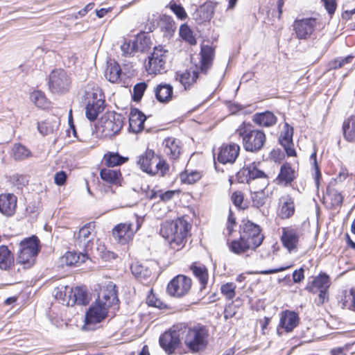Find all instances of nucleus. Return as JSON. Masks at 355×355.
Instances as JSON below:
<instances>
[{
  "mask_svg": "<svg viewBox=\"0 0 355 355\" xmlns=\"http://www.w3.org/2000/svg\"><path fill=\"white\" fill-rule=\"evenodd\" d=\"M115 287L112 282H109L101 287L97 299L86 313L87 329H89L90 324L102 322L108 315L110 311L114 314V311L118 309L119 302Z\"/></svg>",
  "mask_w": 355,
  "mask_h": 355,
  "instance_id": "nucleus-1",
  "label": "nucleus"
},
{
  "mask_svg": "<svg viewBox=\"0 0 355 355\" xmlns=\"http://www.w3.org/2000/svg\"><path fill=\"white\" fill-rule=\"evenodd\" d=\"M200 59L198 64L196 65V69L186 70L183 72L176 73V80L184 86V89H188L193 85L198 78V74H207L211 67L213 60L215 56L214 49L209 45H202L200 53Z\"/></svg>",
  "mask_w": 355,
  "mask_h": 355,
  "instance_id": "nucleus-2",
  "label": "nucleus"
},
{
  "mask_svg": "<svg viewBox=\"0 0 355 355\" xmlns=\"http://www.w3.org/2000/svg\"><path fill=\"white\" fill-rule=\"evenodd\" d=\"M189 228V223L179 218L175 220L163 223L159 233L168 242L171 248L179 250L186 243Z\"/></svg>",
  "mask_w": 355,
  "mask_h": 355,
  "instance_id": "nucleus-3",
  "label": "nucleus"
},
{
  "mask_svg": "<svg viewBox=\"0 0 355 355\" xmlns=\"http://www.w3.org/2000/svg\"><path fill=\"white\" fill-rule=\"evenodd\" d=\"M242 139V144L246 151L256 153L261 150L266 141L263 131L255 129L250 123L243 122L236 130Z\"/></svg>",
  "mask_w": 355,
  "mask_h": 355,
  "instance_id": "nucleus-4",
  "label": "nucleus"
},
{
  "mask_svg": "<svg viewBox=\"0 0 355 355\" xmlns=\"http://www.w3.org/2000/svg\"><path fill=\"white\" fill-rule=\"evenodd\" d=\"M182 332L185 334L184 344L191 352H198L206 348L209 334L205 327L196 324L187 328L183 324Z\"/></svg>",
  "mask_w": 355,
  "mask_h": 355,
  "instance_id": "nucleus-5",
  "label": "nucleus"
},
{
  "mask_svg": "<svg viewBox=\"0 0 355 355\" xmlns=\"http://www.w3.org/2000/svg\"><path fill=\"white\" fill-rule=\"evenodd\" d=\"M137 164L141 169L149 174L164 175L168 171L166 162L156 156L153 150H147L144 155L139 157Z\"/></svg>",
  "mask_w": 355,
  "mask_h": 355,
  "instance_id": "nucleus-6",
  "label": "nucleus"
},
{
  "mask_svg": "<svg viewBox=\"0 0 355 355\" xmlns=\"http://www.w3.org/2000/svg\"><path fill=\"white\" fill-rule=\"evenodd\" d=\"M331 284L330 277L325 272H320L312 281L307 283L305 290L313 294H318L317 305H322L329 300V288Z\"/></svg>",
  "mask_w": 355,
  "mask_h": 355,
  "instance_id": "nucleus-7",
  "label": "nucleus"
},
{
  "mask_svg": "<svg viewBox=\"0 0 355 355\" xmlns=\"http://www.w3.org/2000/svg\"><path fill=\"white\" fill-rule=\"evenodd\" d=\"M169 57V51L165 46H155L146 66L147 72L155 75L166 72Z\"/></svg>",
  "mask_w": 355,
  "mask_h": 355,
  "instance_id": "nucleus-8",
  "label": "nucleus"
},
{
  "mask_svg": "<svg viewBox=\"0 0 355 355\" xmlns=\"http://www.w3.org/2000/svg\"><path fill=\"white\" fill-rule=\"evenodd\" d=\"M122 116L115 112H108L100 119L97 129L104 137H112L118 134L123 127Z\"/></svg>",
  "mask_w": 355,
  "mask_h": 355,
  "instance_id": "nucleus-9",
  "label": "nucleus"
},
{
  "mask_svg": "<svg viewBox=\"0 0 355 355\" xmlns=\"http://www.w3.org/2000/svg\"><path fill=\"white\" fill-rule=\"evenodd\" d=\"M141 225L140 218L134 215L132 220L116 225L113 229L112 235L119 243L125 244L132 239Z\"/></svg>",
  "mask_w": 355,
  "mask_h": 355,
  "instance_id": "nucleus-10",
  "label": "nucleus"
},
{
  "mask_svg": "<svg viewBox=\"0 0 355 355\" xmlns=\"http://www.w3.org/2000/svg\"><path fill=\"white\" fill-rule=\"evenodd\" d=\"M38 243L39 240L35 236L21 241L19 243L17 262L28 267L33 265L39 251Z\"/></svg>",
  "mask_w": 355,
  "mask_h": 355,
  "instance_id": "nucleus-11",
  "label": "nucleus"
},
{
  "mask_svg": "<svg viewBox=\"0 0 355 355\" xmlns=\"http://www.w3.org/2000/svg\"><path fill=\"white\" fill-rule=\"evenodd\" d=\"M183 331V324L173 326L168 331H165L159 338V344L168 354H172L180 343V334Z\"/></svg>",
  "mask_w": 355,
  "mask_h": 355,
  "instance_id": "nucleus-12",
  "label": "nucleus"
},
{
  "mask_svg": "<svg viewBox=\"0 0 355 355\" xmlns=\"http://www.w3.org/2000/svg\"><path fill=\"white\" fill-rule=\"evenodd\" d=\"M241 239L246 241L255 248L263 242V236L261 233L260 227L250 221H247L241 226Z\"/></svg>",
  "mask_w": 355,
  "mask_h": 355,
  "instance_id": "nucleus-13",
  "label": "nucleus"
},
{
  "mask_svg": "<svg viewBox=\"0 0 355 355\" xmlns=\"http://www.w3.org/2000/svg\"><path fill=\"white\" fill-rule=\"evenodd\" d=\"M191 287V279L182 275L175 277L167 286V292L171 296L182 297L186 295Z\"/></svg>",
  "mask_w": 355,
  "mask_h": 355,
  "instance_id": "nucleus-14",
  "label": "nucleus"
},
{
  "mask_svg": "<svg viewBox=\"0 0 355 355\" xmlns=\"http://www.w3.org/2000/svg\"><path fill=\"white\" fill-rule=\"evenodd\" d=\"M302 232L300 228L289 226L282 228L281 241L289 252H296Z\"/></svg>",
  "mask_w": 355,
  "mask_h": 355,
  "instance_id": "nucleus-15",
  "label": "nucleus"
},
{
  "mask_svg": "<svg viewBox=\"0 0 355 355\" xmlns=\"http://www.w3.org/2000/svg\"><path fill=\"white\" fill-rule=\"evenodd\" d=\"M70 79L67 72L62 69L53 70L49 76V87L53 92L59 93L67 91Z\"/></svg>",
  "mask_w": 355,
  "mask_h": 355,
  "instance_id": "nucleus-16",
  "label": "nucleus"
},
{
  "mask_svg": "<svg viewBox=\"0 0 355 355\" xmlns=\"http://www.w3.org/2000/svg\"><path fill=\"white\" fill-rule=\"evenodd\" d=\"M240 149V146L237 144H224L219 149L217 159L223 164H233L239 155Z\"/></svg>",
  "mask_w": 355,
  "mask_h": 355,
  "instance_id": "nucleus-17",
  "label": "nucleus"
},
{
  "mask_svg": "<svg viewBox=\"0 0 355 355\" xmlns=\"http://www.w3.org/2000/svg\"><path fill=\"white\" fill-rule=\"evenodd\" d=\"M315 19L313 18L296 20L293 27L297 37L300 40H303L310 37L315 30Z\"/></svg>",
  "mask_w": 355,
  "mask_h": 355,
  "instance_id": "nucleus-18",
  "label": "nucleus"
},
{
  "mask_svg": "<svg viewBox=\"0 0 355 355\" xmlns=\"http://www.w3.org/2000/svg\"><path fill=\"white\" fill-rule=\"evenodd\" d=\"M259 163L252 162L248 165H245L243 171V173L247 172L246 175L248 177L249 180H254L257 178H262L264 180V184L267 186L269 184V179L272 178L274 177V173H266L259 169L258 166Z\"/></svg>",
  "mask_w": 355,
  "mask_h": 355,
  "instance_id": "nucleus-19",
  "label": "nucleus"
},
{
  "mask_svg": "<svg viewBox=\"0 0 355 355\" xmlns=\"http://www.w3.org/2000/svg\"><path fill=\"white\" fill-rule=\"evenodd\" d=\"M17 207V197L12 193L0 195V212L10 216L14 214Z\"/></svg>",
  "mask_w": 355,
  "mask_h": 355,
  "instance_id": "nucleus-20",
  "label": "nucleus"
},
{
  "mask_svg": "<svg viewBox=\"0 0 355 355\" xmlns=\"http://www.w3.org/2000/svg\"><path fill=\"white\" fill-rule=\"evenodd\" d=\"M164 152L171 159L179 158L182 152V145L179 139L168 137L163 141Z\"/></svg>",
  "mask_w": 355,
  "mask_h": 355,
  "instance_id": "nucleus-21",
  "label": "nucleus"
},
{
  "mask_svg": "<svg viewBox=\"0 0 355 355\" xmlns=\"http://www.w3.org/2000/svg\"><path fill=\"white\" fill-rule=\"evenodd\" d=\"M296 178L295 169L288 163L282 164L275 180L278 184L286 186L291 184Z\"/></svg>",
  "mask_w": 355,
  "mask_h": 355,
  "instance_id": "nucleus-22",
  "label": "nucleus"
},
{
  "mask_svg": "<svg viewBox=\"0 0 355 355\" xmlns=\"http://www.w3.org/2000/svg\"><path fill=\"white\" fill-rule=\"evenodd\" d=\"M299 322V317L294 311H285L282 313L279 325L286 331L290 332L296 327Z\"/></svg>",
  "mask_w": 355,
  "mask_h": 355,
  "instance_id": "nucleus-23",
  "label": "nucleus"
},
{
  "mask_svg": "<svg viewBox=\"0 0 355 355\" xmlns=\"http://www.w3.org/2000/svg\"><path fill=\"white\" fill-rule=\"evenodd\" d=\"M146 119V116L139 110H132L129 117L130 130L135 133L141 132L144 129V123Z\"/></svg>",
  "mask_w": 355,
  "mask_h": 355,
  "instance_id": "nucleus-24",
  "label": "nucleus"
},
{
  "mask_svg": "<svg viewBox=\"0 0 355 355\" xmlns=\"http://www.w3.org/2000/svg\"><path fill=\"white\" fill-rule=\"evenodd\" d=\"M293 128H289L288 124H286V130L280 135L279 138L280 144L284 147L288 156H295L296 154L293 148Z\"/></svg>",
  "mask_w": 355,
  "mask_h": 355,
  "instance_id": "nucleus-25",
  "label": "nucleus"
},
{
  "mask_svg": "<svg viewBox=\"0 0 355 355\" xmlns=\"http://www.w3.org/2000/svg\"><path fill=\"white\" fill-rule=\"evenodd\" d=\"M295 213V204L290 196H284L280 198L278 215L282 219L291 218Z\"/></svg>",
  "mask_w": 355,
  "mask_h": 355,
  "instance_id": "nucleus-26",
  "label": "nucleus"
},
{
  "mask_svg": "<svg viewBox=\"0 0 355 355\" xmlns=\"http://www.w3.org/2000/svg\"><path fill=\"white\" fill-rule=\"evenodd\" d=\"M252 121L260 127L268 128L276 124L277 117L270 111L258 112L252 116Z\"/></svg>",
  "mask_w": 355,
  "mask_h": 355,
  "instance_id": "nucleus-27",
  "label": "nucleus"
},
{
  "mask_svg": "<svg viewBox=\"0 0 355 355\" xmlns=\"http://www.w3.org/2000/svg\"><path fill=\"white\" fill-rule=\"evenodd\" d=\"M101 179L110 184L120 185L122 181L121 171L110 168H102L100 171Z\"/></svg>",
  "mask_w": 355,
  "mask_h": 355,
  "instance_id": "nucleus-28",
  "label": "nucleus"
},
{
  "mask_svg": "<svg viewBox=\"0 0 355 355\" xmlns=\"http://www.w3.org/2000/svg\"><path fill=\"white\" fill-rule=\"evenodd\" d=\"M190 269L200 283V291L205 289L206 288L209 277L206 266L203 264L195 262L191 264Z\"/></svg>",
  "mask_w": 355,
  "mask_h": 355,
  "instance_id": "nucleus-29",
  "label": "nucleus"
},
{
  "mask_svg": "<svg viewBox=\"0 0 355 355\" xmlns=\"http://www.w3.org/2000/svg\"><path fill=\"white\" fill-rule=\"evenodd\" d=\"M85 99L87 103H96L98 101H105L101 89L96 84H89L85 91Z\"/></svg>",
  "mask_w": 355,
  "mask_h": 355,
  "instance_id": "nucleus-30",
  "label": "nucleus"
},
{
  "mask_svg": "<svg viewBox=\"0 0 355 355\" xmlns=\"http://www.w3.org/2000/svg\"><path fill=\"white\" fill-rule=\"evenodd\" d=\"M156 98L161 103H167L173 98V87L169 84H160L155 89Z\"/></svg>",
  "mask_w": 355,
  "mask_h": 355,
  "instance_id": "nucleus-31",
  "label": "nucleus"
},
{
  "mask_svg": "<svg viewBox=\"0 0 355 355\" xmlns=\"http://www.w3.org/2000/svg\"><path fill=\"white\" fill-rule=\"evenodd\" d=\"M14 264V256L6 245L0 246V268L9 270Z\"/></svg>",
  "mask_w": 355,
  "mask_h": 355,
  "instance_id": "nucleus-32",
  "label": "nucleus"
},
{
  "mask_svg": "<svg viewBox=\"0 0 355 355\" xmlns=\"http://www.w3.org/2000/svg\"><path fill=\"white\" fill-rule=\"evenodd\" d=\"M105 101H98L96 103H87L85 107L87 118L93 121L96 119L98 114L104 110Z\"/></svg>",
  "mask_w": 355,
  "mask_h": 355,
  "instance_id": "nucleus-33",
  "label": "nucleus"
},
{
  "mask_svg": "<svg viewBox=\"0 0 355 355\" xmlns=\"http://www.w3.org/2000/svg\"><path fill=\"white\" fill-rule=\"evenodd\" d=\"M159 26L166 37H171L176 30L175 23L172 17L166 15L161 17Z\"/></svg>",
  "mask_w": 355,
  "mask_h": 355,
  "instance_id": "nucleus-34",
  "label": "nucleus"
},
{
  "mask_svg": "<svg viewBox=\"0 0 355 355\" xmlns=\"http://www.w3.org/2000/svg\"><path fill=\"white\" fill-rule=\"evenodd\" d=\"M87 259V256L83 253H77L76 252H67L61 258V262L68 266L75 265L76 263H84Z\"/></svg>",
  "mask_w": 355,
  "mask_h": 355,
  "instance_id": "nucleus-35",
  "label": "nucleus"
},
{
  "mask_svg": "<svg viewBox=\"0 0 355 355\" xmlns=\"http://www.w3.org/2000/svg\"><path fill=\"white\" fill-rule=\"evenodd\" d=\"M73 300H68L67 306H73L75 304H87L89 302L87 293L82 287H76L73 289Z\"/></svg>",
  "mask_w": 355,
  "mask_h": 355,
  "instance_id": "nucleus-36",
  "label": "nucleus"
},
{
  "mask_svg": "<svg viewBox=\"0 0 355 355\" xmlns=\"http://www.w3.org/2000/svg\"><path fill=\"white\" fill-rule=\"evenodd\" d=\"M343 130L344 137L347 141H355V116H349L343 122Z\"/></svg>",
  "mask_w": 355,
  "mask_h": 355,
  "instance_id": "nucleus-37",
  "label": "nucleus"
},
{
  "mask_svg": "<svg viewBox=\"0 0 355 355\" xmlns=\"http://www.w3.org/2000/svg\"><path fill=\"white\" fill-rule=\"evenodd\" d=\"M230 250L237 254L245 253L248 250H254L256 248L249 243L241 238L239 240L232 241L229 245Z\"/></svg>",
  "mask_w": 355,
  "mask_h": 355,
  "instance_id": "nucleus-38",
  "label": "nucleus"
},
{
  "mask_svg": "<svg viewBox=\"0 0 355 355\" xmlns=\"http://www.w3.org/2000/svg\"><path fill=\"white\" fill-rule=\"evenodd\" d=\"M214 10V6L211 3H205L196 10V14L200 21H209L213 17Z\"/></svg>",
  "mask_w": 355,
  "mask_h": 355,
  "instance_id": "nucleus-39",
  "label": "nucleus"
},
{
  "mask_svg": "<svg viewBox=\"0 0 355 355\" xmlns=\"http://www.w3.org/2000/svg\"><path fill=\"white\" fill-rule=\"evenodd\" d=\"M12 157L15 160H24L31 156V152L21 144H15L12 148Z\"/></svg>",
  "mask_w": 355,
  "mask_h": 355,
  "instance_id": "nucleus-40",
  "label": "nucleus"
},
{
  "mask_svg": "<svg viewBox=\"0 0 355 355\" xmlns=\"http://www.w3.org/2000/svg\"><path fill=\"white\" fill-rule=\"evenodd\" d=\"M105 164L109 167L119 166L128 160V157H123L118 153H109L104 157Z\"/></svg>",
  "mask_w": 355,
  "mask_h": 355,
  "instance_id": "nucleus-41",
  "label": "nucleus"
},
{
  "mask_svg": "<svg viewBox=\"0 0 355 355\" xmlns=\"http://www.w3.org/2000/svg\"><path fill=\"white\" fill-rule=\"evenodd\" d=\"M31 101L38 107L46 109L49 106V101L44 94L40 91H34L31 94Z\"/></svg>",
  "mask_w": 355,
  "mask_h": 355,
  "instance_id": "nucleus-42",
  "label": "nucleus"
},
{
  "mask_svg": "<svg viewBox=\"0 0 355 355\" xmlns=\"http://www.w3.org/2000/svg\"><path fill=\"white\" fill-rule=\"evenodd\" d=\"M121 73V67L117 63H110L107 68L105 76L110 82L116 83L120 78Z\"/></svg>",
  "mask_w": 355,
  "mask_h": 355,
  "instance_id": "nucleus-43",
  "label": "nucleus"
},
{
  "mask_svg": "<svg viewBox=\"0 0 355 355\" xmlns=\"http://www.w3.org/2000/svg\"><path fill=\"white\" fill-rule=\"evenodd\" d=\"M94 225L87 224L83 226L78 232L77 239L83 244L89 243L92 240Z\"/></svg>",
  "mask_w": 355,
  "mask_h": 355,
  "instance_id": "nucleus-44",
  "label": "nucleus"
},
{
  "mask_svg": "<svg viewBox=\"0 0 355 355\" xmlns=\"http://www.w3.org/2000/svg\"><path fill=\"white\" fill-rule=\"evenodd\" d=\"M133 42L135 44L137 52H144L150 45V38L144 35H138Z\"/></svg>",
  "mask_w": 355,
  "mask_h": 355,
  "instance_id": "nucleus-45",
  "label": "nucleus"
},
{
  "mask_svg": "<svg viewBox=\"0 0 355 355\" xmlns=\"http://www.w3.org/2000/svg\"><path fill=\"white\" fill-rule=\"evenodd\" d=\"M266 198L267 195L263 189L252 192L251 193L252 205L257 208L262 207L266 202Z\"/></svg>",
  "mask_w": 355,
  "mask_h": 355,
  "instance_id": "nucleus-46",
  "label": "nucleus"
},
{
  "mask_svg": "<svg viewBox=\"0 0 355 355\" xmlns=\"http://www.w3.org/2000/svg\"><path fill=\"white\" fill-rule=\"evenodd\" d=\"M131 271L133 275H135L137 278H146L150 274V271L144 267L143 265L139 264L138 263H135L132 264Z\"/></svg>",
  "mask_w": 355,
  "mask_h": 355,
  "instance_id": "nucleus-47",
  "label": "nucleus"
},
{
  "mask_svg": "<svg viewBox=\"0 0 355 355\" xmlns=\"http://www.w3.org/2000/svg\"><path fill=\"white\" fill-rule=\"evenodd\" d=\"M327 196L329 198L333 207L341 206L343 204L344 197L338 191L329 189L328 190Z\"/></svg>",
  "mask_w": 355,
  "mask_h": 355,
  "instance_id": "nucleus-48",
  "label": "nucleus"
},
{
  "mask_svg": "<svg viewBox=\"0 0 355 355\" xmlns=\"http://www.w3.org/2000/svg\"><path fill=\"white\" fill-rule=\"evenodd\" d=\"M180 37L191 45L196 44V40L193 35L191 30L187 25H182L180 28Z\"/></svg>",
  "mask_w": 355,
  "mask_h": 355,
  "instance_id": "nucleus-49",
  "label": "nucleus"
},
{
  "mask_svg": "<svg viewBox=\"0 0 355 355\" xmlns=\"http://www.w3.org/2000/svg\"><path fill=\"white\" fill-rule=\"evenodd\" d=\"M236 285L232 282H228L223 284L220 287L221 293L230 300H232L236 295Z\"/></svg>",
  "mask_w": 355,
  "mask_h": 355,
  "instance_id": "nucleus-50",
  "label": "nucleus"
},
{
  "mask_svg": "<svg viewBox=\"0 0 355 355\" xmlns=\"http://www.w3.org/2000/svg\"><path fill=\"white\" fill-rule=\"evenodd\" d=\"M180 177L184 183L193 184L201 178V174L198 171H191L190 173L186 171L182 173Z\"/></svg>",
  "mask_w": 355,
  "mask_h": 355,
  "instance_id": "nucleus-51",
  "label": "nucleus"
},
{
  "mask_svg": "<svg viewBox=\"0 0 355 355\" xmlns=\"http://www.w3.org/2000/svg\"><path fill=\"white\" fill-rule=\"evenodd\" d=\"M354 57L352 55H348L345 58H338L332 60L329 63V66L331 69H336L339 68L344 67L347 64H349L352 62Z\"/></svg>",
  "mask_w": 355,
  "mask_h": 355,
  "instance_id": "nucleus-52",
  "label": "nucleus"
},
{
  "mask_svg": "<svg viewBox=\"0 0 355 355\" xmlns=\"http://www.w3.org/2000/svg\"><path fill=\"white\" fill-rule=\"evenodd\" d=\"M121 49L125 56H131L137 53L135 44L133 40L125 41L121 45Z\"/></svg>",
  "mask_w": 355,
  "mask_h": 355,
  "instance_id": "nucleus-53",
  "label": "nucleus"
},
{
  "mask_svg": "<svg viewBox=\"0 0 355 355\" xmlns=\"http://www.w3.org/2000/svg\"><path fill=\"white\" fill-rule=\"evenodd\" d=\"M71 292V288L68 286L60 285L54 291V295L56 299L61 300H66L68 293Z\"/></svg>",
  "mask_w": 355,
  "mask_h": 355,
  "instance_id": "nucleus-54",
  "label": "nucleus"
},
{
  "mask_svg": "<svg viewBox=\"0 0 355 355\" xmlns=\"http://www.w3.org/2000/svg\"><path fill=\"white\" fill-rule=\"evenodd\" d=\"M147 85L145 83H139L135 85L133 88V100L135 101H139L144 95L145 90L146 89Z\"/></svg>",
  "mask_w": 355,
  "mask_h": 355,
  "instance_id": "nucleus-55",
  "label": "nucleus"
},
{
  "mask_svg": "<svg viewBox=\"0 0 355 355\" xmlns=\"http://www.w3.org/2000/svg\"><path fill=\"white\" fill-rule=\"evenodd\" d=\"M169 7L180 19L183 20L187 18V15L184 10V8L180 5H178L175 3H171L169 4Z\"/></svg>",
  "mask_w": 355,
  "mask_h": 355,
  "instance_id": "nucleus-56",
  "label": "nucleus"
},
{
  "mask_svg": "<svg viewBox=\"0 0 355 355\" xmlns=\"http://www.w3.org/2000/svg\"><path fill=\"white\" fill-rule=\"evenodd\" d=\"M317 155L316 151H314L310 156V160L313 162L314 169H315V173H314V180L315 182V185L317 187H319V180L321 178V173L317 163V159H316Z\"/></svg>",
  "mask_w": 355,
  "mask_h": 355,
  "instance_id": "nucleus-57",
  "label": "nucleus"
},
{
  "mask_svg": "<svg viewBox=\"0 0 355 355\" xmlns=\"http://www.w3.org/2000/svg\"><path fill=\"white\" fill-rule=\"evenodd\" d=\"M179 193L178 190H168L165 192L159 191V198L163 202H168L172 200L175 196H178Z\"/></svg>",
  "mask_w": 355,
  "mask_h": 355,
  "instance_id": "nucleus-58",
  "label": "nucleus"
},
{
  "mask_svg": "<svg viewBox=\"0 0 355 355\" xmlns=\"http://www.w3.org/2000/svg\"><path fill=\"white\" fill-rule=\"evenodd\" d=\"M37 128H38L39 132L42 135H46L53 131L52 126L49 123H47L46 121H42V122L38 123Z\"/></svg>",
  "mask_w": 355,
  "mask_h": 355,
  "instance_id": "nucleus-59",
  "label": "nucleus"
},
{
  "mask_svg": "<svg viewBox=\"0 0 355 355\" xmlns=\"http://www.w3.org/2000/svg\"><path fill=\"white\" fill-rule=\"evenodd\" d=\"M235 226H236L235 218L234 217L232 212L231 211H230L229 216H228V219H227V227H226V231L227 232V234L228 235L232 234V233L234 230Z\"/></svg>",
  "mask_w": 355,
  "mask_h": 355,
  "instance_id": "nucleus-60",
  "label": "nucleus"
},
{
  "mask_svg": "<svg viewBox=\"0 0 355 355\" xmlns=\"http://www.w3.org/2000/svg\"><path fill=\"white\" fill-rule=\"evenodd\" d=\"M232 201L236 207H241L243 201V195L241 191H234L231 197Z\"/></svg>",
  "mask_w": 355,
  "mask_h": 355,
  "instance_id": "nucleus-61",
  "label": "nucleus"
},
{
  "mask_svg": "<svg viewBox=\"0 0 355 355\" xmlns=\"http://www.w3.org/2000/svg\"><path fill=\"white\" fill-rule=\"evenodd\" d=\"M67 180V174L64 171H60L55 174V183L59 186L63 185Z\"/></svg>",
  "mask_w": 355,
  "mask_h": 355,
  "instance_id": "nucleus-62",
  "label": "nucleus"
},
{
  "mask_svg": "<svg viewBox=\"0 0 355 355\" xmlns=\"http://www.w3.org/2000/svg\"><path fill=\"white\" fill-rule=\"evenodd\" d=\"M147 303L149 306L161 309L163 303L155 297L154 295H150L147 297Z\"/></svg>",
  "mask_w": 355,
  "mask_h": 355,
  "instance_id": "nucleus-63",
  "label": "nucleus"
},
{
  "mask_svg": "<svg viewBox=\"0 0 355 355\" xmlns=\"http://www.w3.org/2000/svg\"><path fill=\"white\" fill-rule=\"evenodd\" d=\"M349 347L345 345L344 347H336L331 350V355H347V352L349 351Z\"/></svg>",
  "mask_w": 355,
  "mask_h": 355,
  "instance_id": "nucleus-64",
  "label": "nucleus"
}]
</instances>
